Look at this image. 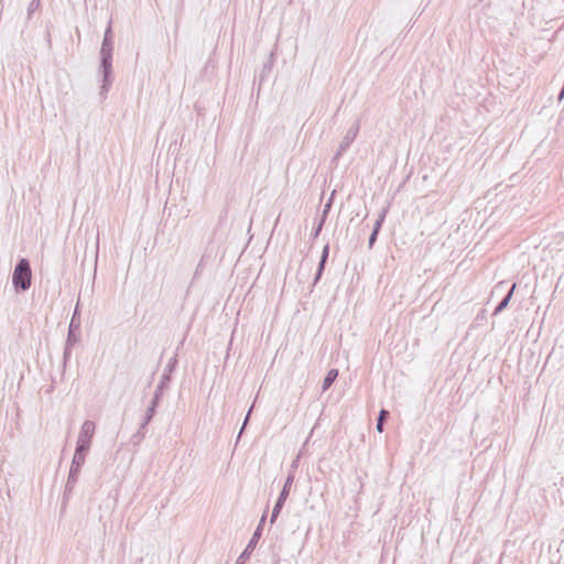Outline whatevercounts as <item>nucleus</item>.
<instances>
[{"label": "nucleus", "mask_w": 564, "mask_h": 564, "mask_svg": "<svg viewBox=\"0 0 564 564\" xmlns=\"http://www.w3.org/2000/svg\"><path fill=\"white\" fill-rule=\"evenodd\" d=\"M322 229H323V227L321 226V224H315V227L312 232V238L316 239L319 236V234L322 232Z\"/></svg>", "instance_id": "nucleus-24"}, {"label": "nucleus", "mask_w": 564, "mask_h": 564, "mask_svg": "<svg viewBox=\"0 0 564 564\" xmlns=\"http://www.w3.org/2000/svg\"><path fill=\"white\" fill-rule=\"evenodd\" d=\"M75 312H77V307L75 308ZM75 315L76 313H74L68 327L66 338V343L68 345H75L80 340V323L75 321Z\"/></svg>", "instance_id": "nucleus-8"}, {"label": "nucleus", "mask_w": 564, "mask_h": 564, "mask_svg": "<svg viewBox=\"0 0 564 564\" xmlns=\"http://www.w3.org/2000/svg\"><path fill=\"white\" fill-rule=\"evenodd\" d=\"M96 424L94 421L86 420L79 431L77 441L87 442L91 444L95 435Z\"/></svg>", "instance_id": "nucleus-9"}, {"label": "nucleus", "mask_w": 564, "mask_h": 564, "mask_svg": "<svg viewBox=\"0 0 564 564\" xmlns=\"http://www.w3.org/2000/svg\"><path fill=\"white\" fill-rule=\"evenodd\" d=\"M261 538V529L257 528L248 542L246 549L242 551V553L237 558L236 564H245L246 561L250 557L251 553L253 552L259 539Z\"/></svg>", "instance_id": "nucleus-7"}, {"label": "nucleus", "mask_w": 564, "mask_h": 564, "mask_svg": "<svg viewBox=\"0 0 564 564\" xmlns=\"http://www.w3.org/2000/svg\"><path fill=\"white\" fill-rule=\"evenodd\" d=\"M338 373H339V372H338V369H335V368L330 369V370L326 373V376H325V378H324V380H323V384H322V389H323V391H327V390L332 387V384L334 383V381L337 379Z\"/></svg>", "instance_id": "nucleus-13"}, {"label": "nucleus", "mask_w": 564, "mask_h": 564, "mask_svg": "<svg viewBox=\"0 0 564 564\" xmlns=\"http://www.w3.org/2000/svg\"><path fill=\"white\" fill-rule=\"evenodd\" d=\"M265 517H267L265 513H263L257 528H260L261 530L263 529V524L265 522Z\"/></svg>", "instance_id": "nucleus-27"}, {"label": "nucleus", "mask_w": 564, "mask_h": 564, "mask_svg": "<svg viewBox=\"0 0 564 564\" xmlns=\"http://www.w3.org/2000/svg\"><path fill=\"white\" fill-rule=\"evenodd\" d=\"M358 132H359V121L356 120L351 124V127L347 130L345 137L343 138V140L333 158V161L338 160L348 150L350 144L357 138Z\"/></svg>", "instance_id": "nucleus-5"}, {"label": "nucleus", "mask_w": 564, "mask_h": 564, "mask_svg": "<svg viewBox=\"0 0 564 564\" xmlns=\"http://www.w3.org/2000/svg\"><path fill=\"white\" fill-rule=\"evenodd\" d=\"M176 365H177V359L176 357H172L167 365L165 366L164 368V372L163 375L161 376V379H160V382L158 383L155 390H154V393H153V397H152V400H155L158 402H161V399L163 397V393H164V390L166 389V387L169 386L170 381H171V373L174 371V369L176 368Z\"/></svg>", "instance_id": "nucleus-4"}, {"label": "nucleus", "mask_w": 564, "mask_h": 564, "mask_svg": "<svg viewBox=\"0 0 564 564\" xmlns=\"http://www.w3.org/2000/svg\"><path fill=\"white\" fill-rule=\"evenodd\" d=\"M503 284H505V282H500V283L497 285V288H499V286H501V285H503Z\"/></svg>", "instance_id": "nucleus-30"}, {"label": "nucleus", "mask_w": 564, "mask_h": 564, "mask_svg": "<svg viewBox=\"0 0 564 564\" xmlns=\"http://www.w3.org/2000/svg\"><path fill=\"white\" fill-rule=\"evenodd\" d=\"M87 455L74 453L72 465L76 467H83Z\"/></svg>", "instance_id": "nucleus-19"}, {"label": "nucleus", "mask_w": 564, "mask_h": 564, "mask_svg": "<svg viewBox=\"0 0 564 564\" xmlns=\"http://www.w3.org/2000/svg\"><path fill=\"white\" fill-rule=\"evenodd\" d=\"M327 218H324L323 215H321L319 219L316 221V224H321V226L323 227L325 221H326Z\"/></svg>", "instance_id": "nucleus-29"}, {"label": "nucleus", "mask_w": 564, "mask_h": 564, "mask_svg": "<svg viewBox=\"0 0 564 564\" xmlns=\"http://www.w3.org/2000/svg\"><path fill=\"white\" fill-rule=\"evenodd\" d=\"M32 281V270L30 261L21 258L13 270L12 284L17 292H24L30 289Z\"/></svg>", "instance_id": "nucleus-1"}, {"label": "nucleus", "mask_w": 564, "mask_h": 564, "mask_svg": "<svg viewBox=\"0 0 564 564\" xmlns=\"http://www.w3.org/2000/svg\"><path fill=\"white\" fill-rule=\"evenodd\" d=\"M145 434H147V429L141 430V425H139L138 431L131 436V443L133 445L140 444L141 441L144 438Z\"/></svg>", "instance_id": "nucleus-16"}, {"label": "nucleus", "mask_w": 564, "mask_h": 564, "mask_svg": "<svg viewBox=\"0 0 564 564\" xmlns=\"http://www.w3.org/2000/svg\"><path fill=\"white\" fill-rule=\"evenodd\" d=\"M387 212H388L387 208L382 209V212L380 213L378 219L376 220V223L373 225L372 231H376V232L379 234V231L381 229V226H382V223H383V220L386 218Z\"/></svg>", "instance_id": "nucleus-18"}, {"label": "nucleus", "mask_w": 564, "mask_h": 564, "mask_svg": "<svg viewBox=\"0 0 564 564\" xmlns=\"http://www.w3.org/2000/svg\"><path fill=\"white\" fill-rule=\"evenodd\" d=\"M99 75L101 76L100 96H106L113 82L112 58L100 57Z\"/></svg>", "instance_id": "nucleus-2"}, {"label": "nucleus", "mask_w": 564, "mask_h": 564, "mask_svg": "<svg viewBox=\"0 0 564 564\" xmlns=\"http://www.w3.org/2000/svg\"><path fill=\"white\" fill-rule=\"evenodd\" d=\"M557 99H558V101L564 99V85H563V87L561 88V90L558 93Z\"/></svg>", "instance_id": "nucleus-28"}, {"label": "nucleus", "mask_w": 564, "mask_h": 564, "mask_svg": "<svg viewBox=\"0 0 564 564\" xmlns=\"http://www.w3.org/2000/svg\"><path fill=\"white\" fill-rule=\"evenodd\" d=\"M328 254H329V245L326 243L322 250L321 259H319V262L317 265V270L315 272L314 282H313L314 285H316V283L321 280V278L324 273L325 265H326V262L328 259Z\"/></svg>", "instance_id": "nucleus-10"}, {"label": "nucleus", "mask_w": 564, "mask_h": 564, "mask_svg": "<svg viewBox=\"0 0 564 564\" xmlns=\"http://www.w3.org/2000/svg\"><path fill=\"white\" fill-rule=\"evenodd\" d=\"M389 417V411L382 409L380 412H379V416L377 419V424H376V429L379 433H381L383 431V425H384V422Z\"/></svg>", "instance_id": "nucleus-14"}, {"label": "nucleus", "mask_w": 564, "mask_h": 564, "mask_svg": "<svg viewBox=\"0 0 564 564\" xmlns=\"http://www.w3.org/2000/svg\"><path fill=\"white\" fill-rule=\"evenodd\" d=\"M74 345H68L67 343L65 344V348H64V354H63V357H64V361L66 362L69 357H70V354H72V347Z\"/></svg>", "instance_id": "nucleus-22"}, {"label": "nucleus", "mask_w": 564, "mask_h": 564, "mask_svg": "<svg viewBox=\"0 0 564 564\" xmlns=\"http://www.w3.org/2000/svg\"><path fill=\"white\" fill-rule=\"evenodd\" d=\"M90 443L77 441L75 453L87 455L90 449Z\"/></svg>", "instance_id": "nucleus-17"}, {"label": "nucleus", "mask_w": 564, "mask_h": 564, "mask_svg": "<svg viewBox=\"0 0 564 564\" xmlns=\"http://www.w3.org/2000/svg\"><path fill=\"white\" fill-rule=\"evenodd\" d=\"M251 411H252V406L249 409V411H248V413H247V415H246V417H245L243 424H242V426H241V429H240V432H239V436H240V435H241V433L243 432V430H245V427H246V425H247V423H248V421H249V417H250Z\"/></svg>", "instance_id": "nucleus-26"}, {"label": "nucleus", "mask_w": 564, "mask_h": 564, "mask_svg": "<svg viewBox=\"0 0 564 564\" xmlns=\"http://www.w3.org/2000/svg\"><path fill=\"white\" fill-rule=\"evenodd\" d=\"M40 7V0H31V2L28 6V14L26 19L30 20L32 18V14L39 9Z\"/></svg>", "instance_id": "nucleus-20"}, {"label": "nucleus", "mask_w": 564, "mask_h": 564, "mask_svg": "<svg viewBox=\"0 0 564 564\" xmlns=\"http://www.w3.org/2000/svg\"><path fill=\"white\" fill-rule=\"evenodd\" d=\"M377 237H378V232L371 231L369 239H368L369 248H372V246L375 245V242L377 240Z\"/></svg>", "instance_id": "nucleus-25"}, {"label": "nucleus", "mask_w": 564, "mask_h": 564, "mask_svg": "<svg viewBox=\"0 0 564 564\" xmlns=\"http://www.w3.org/2000/svg\"><path fill=\"white\" fill-rule=\"evenodd\" d=\"M330 208H332V198H329V200L324 205V209L322 212V215L324 216V218H327Z\"/></svg>", "instance_id": "nucleus-23"}, {"label": "nucleus", "mask_w": 564, "mask_h": 564, "mask_svg": "<svg viewBox=\"0 0 564 564\" xmlns=\"http://www.w3.org/2000/svg\"><path fill=\"white\" fill-rule=\"evenodd\" d=\"M82 468L70 464L68 476L69 478H78Z\"/></svg>", "instance_id": "nucleus-21"}, {"label": "nucleus", "mask_w": 564, "mask_h": 564, "mask_svg": "<svg viewBox=\"0 0 564 564\" xmlns=\"http://www.w3.org/2000/svg\"><path fill=\"white\" fill-rule=\"evenodd\" d=\"M293 481H294V473L291 471V473H289V475L284 481L283 488L280 491V495L274 503V507H273V510L271 513V518H270V523H274L276 521V519H278V517H279L282 508L284 507L285 501L290 495V490H291Z\"/></svg>", "instance_id": "nucleus-3"}, {"label": "nucleus", "mask_w": 564, "mask_h": 564, "mask_svg": "<svg viewBox=\"0 0 564 564\" xmlns=\"http://www.w3.org/2000/svg\"><path fill=\"white\" fill-rule=\"evenodd\" d=\"M113 52V34L111 29V23L107 26L104 40L100 47V57L112 58Z\"/></svg>", "instance_id": "nucleus-6"}, {"label": "nucleus", "mask_w": 564, "mask_h": 564, "mask_svg": "<svg viewBox=\"0 0 564 564\" xmlns=\"http://www.w3.org/2000/svg\"><path fill=\"white\" fill-rule=\"evenodd\" d=\"M516 286H517L516 283H513L511 285V288L509 289V291L507 292L505 297L496 306V308L494 311V315H498L499 313H501L508 306V304L510 303V300L512 299V295L514 293Z\"/></svg>", "instance_id": "nucleus-12"}, {"label": "nucleus", "mask_w": 564, "mask_h": 564, "mask_svg": "<svg viewBox=\"0 0 564 564\" xmlns=\"http://www.w3.org/2000/svg\"><path fill=\"white\" fill-rule=\"evenodd\" d=\"M77 479L78 478H69V476L67 477V480L65 484V489H64V499H67L72 495V492L76 486Z\"/></svg>", "instance_id": "nucleus-15"}, {"label": "nucleus", "mask_w": 564, "mask_h": 564, "mask_svg": "<svg viewBox=\"0 0 564 564\" xmlns=\"http://www.w3.org/2000/svg\"><path fill=\"white\" fill-rule=\"evenodd\" d=\"M160 402L152 400L150 401L147 411L140 422L139 425H141V430H145L150 422L152 421L153 416L155 415L156 408L159 406Z\"/></svg>", "instance_id": "nucleus-11"}]
</instances>
